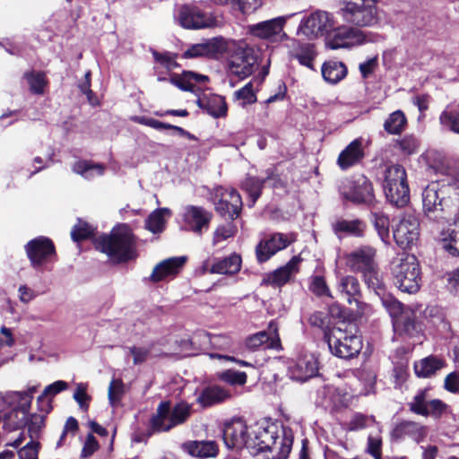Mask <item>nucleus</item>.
Instances as JSON below:
<instances>
[{"instance_id":"1","label":"nucleus","mask_w":459,"mask_h":459,"mask_svg":"<svg viewBox=\"0 0 459 459\" xmlns=\"http://www.w3.org/2000/svg\"><path fill=\"white\" fill-rule=\"evenodd\" d=\"M95 247L116 263L127 262L136 256L134 235L125 224L113 229L109 235L96 238Z\"/></svg>"},{"instance_id":"2","label":"nucleus","mask_w":459,"mask_h":459,"mask_svg":"<svg viewBox=\"0 0 459 459\" xmlns=\"http://www.w3.org/2000/svg\"><path fill=\"white\" fill-rule=\"evenodd\" d=\"M291 446L292 439L286 436L280 437L274 426L257 427L249 437L247 450L254 456L270 452L273 454V459H286Z\"/></svg>"},{"instance_id":"3","label":"nucleus","mask_w":459,"mask_h":459,"mask_svg":"<svg viewBox=\"0 0 459 459\" xmlns=\"http://www.w3.org/2000/svg\"><path fill=\"white\" fill-rule=\"evenodd\" d=\"M454 189L452 184L432 182L428 185L422 193L424 214L433 221L451 220Z\"/></svg>"},{"instance_id":"4","label":"nucleus","mask_w":459,"mask_h":459,"mask_svg":"<svg viewBox=\"0 0 459 459\" xmlns=\"http://www.w3.org/2000/svg\"><path fill=\"white\" fill-rule=\"evenodd\" d=\"M390 269L393 282L401 291L413 294L420 289L421 271L415 255H399L393 259Z\"/></svg>"},{"instance_id":"5","label":"nucleus","mask_w":459,"mask_h":459,"mask_svg":"<svg viewBox=\"0 0 459 459\" xmlns=\"http://www.w3.org/2000/svg\"><path fill=\"white\" fill-rule=\"evenodd\" d=\"M36 386L26 391L12 392L6 395V401L12 409L0 415V430L11 432L27 424V414L30 411Z\"/></svg>"},{"instance_id":"6","label":"nucleus","mask_w":459,"mask_h":459,"mask_svg":"<svg viewBox=\"0 0 459 459\" xmlns=\"http://www.w3.org/2000/svg\"><path fill=\"white\" fill-rule=\"evenodd\" d=\"M380 0H343L340 8L342 20L357 27H372L378 23Z\"/></svg>"},{"instance_id":"7","label":"nucleus","mask_w":459,"mask_h":459,"mask_svg":"<svg viewBox=\"0 0 459 459\" xmlns=\"http://www.w3.org/2000/svg\"><path fill=\"white\" fill-rule=\"evenodd\" d=\"M229 42L228 72L241 80L246 79L254 73L257 62L255 50L245 41L229 40Z\"/></svg>"},{"instance_id":"8","label":"nucleus","mask_w":459,"mask_h":459,"mask_svg":"<svg viewBox=\"0 0 459 459\" xmlns=\"http://www.w3.org/2000/svg\"><path fill=\"white\" fill-rule=\"evenodd\" d=\"M191 411V404L186 402L178 403L172 408L169 402H162L151 420V428L153 432L168 431L184 423L189 418Z\"/></svg>"},{"instance_id":"9","label":"nucleus","mask_w":459,"mask_h":459,"mask_svg":"<svg viewBox=\"0 0 459 459\" xmlns=\"http://www.w3.org/2000/svg\"><path fill=\"white\" fill-rule=\"evenodd\" d=\"M325 339L331 353L341 359H351L357 356L362 349V341L359 336L340 327L325 333Z\"/></svg>"},{"instance_id":"10","label":"nucleus","mask_w":459,"mask_h":459,"mask_svg":"<svg viewBox=\"0 0 459 459\" xmlns=\"http://www.w3.org/2000/svg\"><path fill=\"white\" fill-rule=\"evenodd\" d=\"M342 197L353 204H371L374 201V192L371 182L361 174L342 179L339 185Z\"/></svg>"},{"instance_id":"11","label":"nucleus","mask_w":459,"mask_h":459,"mask_svg":"<svg viewBox=\"0 0 459 459\" xmlns=\"http://www.w3.org/2000/svg\"><path fill=\"white\" fill-rule=\"evenodd\" d=\"M211 199L215 211L221 216L234 220L240 214L243 203L237 190L221 186H216L211 193Z\"/></svg>"},{"instance_id":"12","label":"nucleus","mask_w":459,"mask_h":459,"mask_svg":"<svg viewBox=\"0 0 459 459\" xmlns=\"http://www.w3.org/2000/svg\"><path fill=\"white\" fill-rule=\"evenodd\" d=\"M288 17L278 16L270 20L248 25L247 33L269 43H280L289 39L284 31Z\"/></svg>"},{"instance_id":"13","label":"nucleus","mask_w":459,"mask_h":459,"mask_svg":"<svg viewBox=\"0 0 459 459\" xmlns=\"http://www.w3.org/2000/svg\"><path fill=\"white\" fill-rule=\"evenodd\" d=\"M333 27L334 22L331 13L316 11L301 20L297 33L312 40L328 33Z\"/></svg>"},{"instance_id":"14","label":"nucleus","mask_w":459,"mask_h":459,"mask_svg":"<svg viewBox=\"0 0 459 459\" xmlns=\"http://www.w3.org/2000/svg\"><path fill=\"white\" fill-rule=\"evenodd\" d=\"M175 19L185 29L200 30L216 25V18L198 6L184 4L178 7Z\"/></svg>"},{"instance_id":"15","label":"nucleus","mask_w":459,"mask_h":459,"mask_svg":"<svg viewBox=\"0 0 459 459\" xmlns=\"http://www.w3.org/2000/svg\"><path fill=\"white\" fill-rule=\"evenodd\" d=\"M382 305L393 318L395 331L411 334L415 328L412 313L404 308L403 305L390 294H381Z\"/></svg>"},{"instance_id":"16","label":"nucleus","mask_w":459,"mask_h":459,"mask_svg":"<svg viewBox=\"0 0 459 459\" xmlns=\"http://www.w3.org/2000/svg\"><path fill=\"white\" fill-rule=\"evenodd\" d=\"M25 250L31 266L36 270H41L56 255L53 242L46 237H39L29 241Z\"/></svg>"},{"instance_id":"17","label":"nucleus","mask_w":459,"mask_h":459,"mask_svg":"<svg viewBox=\"0 0 459 459\" xmlns=\"http://www.w3.org/2000/svg\"><path fill=\"white\" fill-rule=\"evenodd\" d=\"M212 214L202 206L186 205L181 212L182 226L186 231L201 236L209 229Z\"/></svg>"},{"instance_id":"18","label":"nucleus","mask_w":459,"mask_h":459,"mask_svg":"<svg viewBox=\"0 0 459 459\" xmlns=\"http://www.w3.org/2000/svg\"><path fill=\"white\" fill-rule=\"evenodd\" d=\"M394 239L402 248H410L415 245L420 236V222L412 213H406L401 217L394 228Z\"/></svg>"},{"instance_id":"19","label":"nucleus","mask_w":459,"mask_h":459,"mask_svg":"<svg viewBox=\"0 0 459 459\" xmlns=\"http://www.w3.org/2000/svg\"><path fill=\"white\" fill-rule=\"evenodd\" d=\"M230 49V42L222 37H214L203 42L193 44L185 52L184 57L219 58Z\"/></svg>"},{"instance_id":"20","label":"nucleus","mask_w":459,"mask_h":459,"mask_svg":"<svg viewBox=\"0 0 459 459\" xmlns=\"http://www.w3.org/2000/svg\"><path fill=\"white\" fill-rule=\"evenodd\" d=\"M295 240L293 234L273 233L262 239L255 247V255L259 263L268 261L277 252L286 248Z\"/></svg>"},{"instance_id":"21","label":"nucleus","mask_w":459,"mask_h":459,"mask_svg":"<svg viewBox=\"0 0 459 459\" xmlns=\"http://www.w3.org/2000/svg\"><path fill=\"white\" fill-rule=\"evenodd\" d=\"M364 33L358 29L341 26L333 30L332 36L326 39V47L331 49L349 48L364 43Z\"/></svg>"},{"instance_id":"22","label":"nucleus","mask_w":459,"mask_h":459,"mask_svg":"<svg viewBox=\"0 0 459 459\" xmlns=\"http://www.w3.org/2000/svg\"><path fill=\"white\" fill-rule=\"evenodd\" d=\"M250 434L247 435V426L240 419L227 423L223 430V440L227 447L231 449H247Z\"/></svg>"},{"instance_id":"23","label":"nucleus","mask_w":459,"mask_h":459,"mask_svg":"<svg viewBox=\"0 0 459 459\" xmlns=\"http://www.w3.org/2000/svg\"><path fill=\"white\" fill-rule=\"evenodd\" d=\"M246 345L249 349H281V340L278 334V326L276 323L271 322L267 331L258 332L249 336L246 341Z\"/></svg>"},{"instance_id":"24","label":"nucleus","mask_w":459,"mask_h":459,"mask_svg":"<svg viewBox=\"0 0 459 459\" xmlns=\"http://www.w3.org/2000/svg\"><path fill=\"white\" fill-rule=\"evenodd\" d=\"M318 370V363L312 354H305L297 359V360L289 368V373L291 378L304 382L315 377Z\"/></svg>"},{"instance_id":"25","label":"nucleus","mask_w":459,"mask_h":459,"mask_svg":"<svg viewBox=\"0 0 459 459\" xmlns=\"http://www.w3.org/2000/svg\"><path fill=\"white\" fill-rule=\"evenodd\" d=\"M376 250L369 247H361L347 255L346 264L353 272L363 273L375 265Z\"/></svg>"},{"instance_id":"26","label":"nucleus","mask_w":459,"mask_h":459,"mask_svg":"<svg viewBox=\"0 0 459 459\" xmlns=\"http://www.w3.org/2000/svg\"><path fill=\"white\" fill-rule=\"evenodd\" d=\"M300 262L299 256H293L286 264L267 274L264 281L273 287L285 285L298 273Z\"/></svg>"},{"instance_id":"27","label":"nucleus","mask_w":459,"mask_h":459,"mask_svg":"<svg viewBox=\"0 0 459 459\" xmlns=\"http://www.w3.org/2000/svg\"><path fill=\"white\" fill-rule=\"evenodd\" d=\"M428 435V428L415 421H403L394 426L391 432L393 439L400 440L408 437L417 443L422 442Z\"/></svg>"},{"instance_id":"28","label":"nucleus","mask_w":459,"mask_h":459,"mask_svg":"<svg viewBox=\"0 0 459 459\" xmlns=\"http://www.w3.org/2000/svg\"><path fill=\"white\" fill-rule=\"evenodd\" d=\"M209 81L206 75L192 71H185L180 75H174L169 82L185 91H191L197 94L202 87Z\"/></svg>"},{"instance_id":"29","label":"nucleus","mask_w":459,"mask_h":459,"mask_svg":"<svg viewBox=\"0 0 459 459\" xmlns=\"http://www.w3.org/2000/svg\"><path fill=\"white\" fill-rule=\"evenodd\" d=\"M363 158L364 151L362 141L360 139H355L341 152L337 158V165L341 169L346 170L359 164Z\"/></svg>"},{"instance_id":"30","label":"nucleus","mask_w":459,"mask_h":459,"mask_svg":"<svg viewBox=\"0 0 459 459\" xmlns=\"http://www.w3.org/2000/svg\"><path fill=\"white\" fill-rule=\"evenodd\" d=\"M231 396L229 389L218 385L204 387L196 397V403L203 408L211 407L223 403Z\"/></svg>"},{"instance_id":"31","label":"nucleus","mask_w":459,"mask_h":459,"mask_svg":"<svg viewBox=\"0 0 459 459\" xmlns=\"http://www.w3.org/2000/svg\"><path fill=\"white\" fill-rule=\"evenodd\" d=\"M196 104L214 118L224 117L227 115L228 107L225 99L221 95L204 94L198 97Z\"/></svg>"},{"instance_id":"32","label":"nucleus","mask_w":459,"mask_h":459,"mask_svg":"<svg viewBox=\"0 0 459 459\" xmlns=\"http://www.w3.org/2000/svg\"><path fill=\"white\" fill-rule=\"evenodd\" d=\"M186 261V256L170 257L158 264L151 275L153 281H160L169 276H175Z\"/></svg>"},{"instance_id":"33","label":"nucleus","mask_w":459,"mask_h":459,"mask_svg":"<svg viewBox=\"0 0 459 459\" xmlns=\"http://www.w3.org/2000/svg\"><path fill=\"white\" fill-rule=\"evenodd\" d=\"M208 261L204 264V270L210 273L233 274L240 270L241 257L237 254H233L214 262L210 269H208Z\"/></svg>"},{"instance_id":"34","label":"nucleus","mask_w":459,"mask_h":459,"mask_svg":"<svg viewBox=\"0 0 459 459\" xmlns=\"http://www.w3.org/2000/svg\"><path fill=\"white\" fill-rule=\"evenodd\" d=\"M443 248L452 255L459 256V220L443 230L438 237Z\"/></svg>"},{"instance_id":"35","label":"nucleus","mask_w":459,"mask_h":459,"mask_svg":"<svg viewBox=\"0 0 459 459\" xmlns=\"http://www.w3.org/2000/svg\"><path fill=\"white\" fill-rule=\"evenodd\" d=\"M266 176L263 178L257 177L247 176L242 182L241 187L245 190L251 198V206L255 204L256 200L261 195V191L264 184L273 178L274 172L273 169H268L265 171Z\"/></svg>"},{"instance_id":"36","label":"nucleus","mask_w":459,"mask_h":459,"mask_svg":"<svg viewBox=\"0 0 459 459\" xmlns=\"http://www.w3.org/2000/svg\"><path fill=\"white\" fill-rule=\"evenodd\" d=\"M318 394L329 396V399H324L320 402V406L325 408L338 409L341 407H346L349 404V396L341 389L333 386H324L318 390Z\"/></svg>"},{"instance_id":"37","label":"nucleus","mask_w":459,"mask_h":459,"mask_svg":"<svg viewBox=\"0 0 459 459\" xmlns=\"http://www.w3.org/2000/svg\"><path fill=\"white\" fill-rule=\"evenodd\" d=\"M347 67L342 62L329 60L323 64L321 73L324 80L336 84L347 75Z\"/></svg>"},{"instance_id":"38","label":"nucleus","mask_w":459,"mask_h":459,"mask_svg":"<svg viewBox=\"0 0 459 459\" xmlns=\"http://www.w3.org/2000/svg\"><path fill=\"white\" fill-rule=\"evenodd\" d=\"M184 448L199 458L213 457L218 454V446L214 441H189L184 444Z\"/></svg>"},{"instance_id":"39","label":"nucleus","mask_w":459,"mask_h":459,"mask_svg":"<svg viewBox=\"0 0 459 459\" xmlns=\"http://www.w3.org/2000/svg\"><path fill=\"white\" fill-rule=\"evenodd\" d=\"M366 224L360 220H339L333 224V230L335 234H344L356 238L364 235Z\"/></svg>"},{"instance_id":"40","label":"nucleus","mask_w":459,"mask_h":459,"mask_svg":"<svg viewBox=\"0 0 459 459\" xmlns=\"http://www.w3.org/2000/svg\"><path fill=\"white\" fill-rule=\"evenodd\" d=\"M290 56L299 63V65L315 71L314 60L316 56L315 45L311 43L299 44L297 48L290 52Z\"/></svg>"},{"instance_id":"41","label":"nucleus","mask_w":459,"mask_h":459,"mask_svg":"<svg viewBox=\"0 0 459 459\" xmlns=\"http://www.w3.org/2000/svg\"><path fill=\"white\" fill-rule=\"evenodd\" d=\"M386 199L396 207H404L410 201V189L408 185L398 184L384 187Z\"/></svg>"},{"instance_id":"42","label":"nucleus","mask_w":459,"mask_h":459,"mask_svg":"<svg viewBox=\"0 0 459 459\" xmlns=\"http://www.w3.org/2000/svg\"><path fill=\"white\" fill-rule=\"evenodd\" d=\"M338 290L345 297L349 303L355 301L359 303L358 297L360 295L359 281L351 275L343 276L338 283Z\"/></svg>"},{"instance_id":"43","label":"nucleus","mask_w":459,"mask_h":459,"mask_svg":"<svg viewBox=\"0 0 459 459\" xmlns=\"http://www.w3.org/2000/svg\"><path fill=\"white\" fill-rule=\"evenodd\" d=\"M443 128L459 134V105H448L439 116Z\"/></svg>"},{"instance_id":"44","label":"nucleus","mask_w":459,"mask_h":459,"mask_svg":"<svg viewBox=\"0 0 459 459\" xmlns=\"http://www.w3.org/2000/svg\"><path fill=\"white\" fill-rule=\"evenodd\" d=\"M170 215L171 211L169 208H158L148 216L145 228L154 234L160 233L165 229V217H170Z\"/></svg>"},{"instance_id":"45","label":"nucleus","mask_w":459,"mask_h":459,"mask_svg":"<svg viewBox=\"0 0 459 459\" xmlns=\"http://www.w3.org/2000/svg\"><path fill=\"white\" fill-rule=\"evenodd\" d=\"M444 362L437 357H428L414 364V371L418 377H429L442 368Z\"/></svg>"},{"instance_id":"46","label":"nucleus","mask_w":459,"mask_h":459,"mask_svg":"<svg viewBox=\"0 0 459 459\" xmlns=\"http://www.w3.org/2000/svg\"><path fill=\"white\" fill-rule=\"evenodd\" d=\"M398 184H401V186L408 185L405 169L398 164L390 165L385 170L383 186L388 187Z\"/></svg>"},{"instance_id":"47","label":"nucleus","mask_w":459,"mask_h":459,"mask_svg":"<svg viewBox=\"0 0 459 459\" xmlns=\"http://www.w3.org/2000/svg\"><path fill=\"white\" fill-rule=\"evenodd\" d=\"M72 169L86 179H92L96 176L103 175L105 167L87 160H79L73 165Z\"/></svg>"},{"instance_id":"48","label":"nucleus","mask_w":459,"mask_h":459,"mask_svg":"<svg viewBox=\"0 0 459 459\" xmlns=\"http://www.w3.org/2000/svg\"><path fill=\"white\" fill-rule=\"evenodd\" d=\"M376 425L378 432H381L382 427L377 422L374 416L365 415L359 412L354 413L347 423V429L350 431H358L368 427Z\"/></svg>"},{"instance_id":"49","label":"nucleus","mask_w":459,"mask_h":459,"mask_svg":"<svg viewBox=\"0 0 459 459\" xmlns=\"http://www.w3.org/2000/svg\"><path fill=\"white\" fill-rule=\"evenodd\" d=\"M23 78L27 81L31 93L37 95H42L44 93L48 81L43 73L35 71L26 72L23 74Z\"/></svg>"},{"instance_id":"50","label":"nucleus","mask_w":459,"mask_h":459,"mask_svg":"<svg viewBox=\"0 0 459 459\" xmlns=\"http://www.w3.org/2000/svg\"><path fill=\"white\" fill-rule=\"evenodd\" d=\"M365 283L372 289L378 296L384 292L385 284L377 264L371 266L362 273Z\"/></svg>"},{"instance_id":"51","label":"nucleus","mask_w":459,"mask_h":459,"mask_svg":"<svg viewBox=\"0 0 459 459\" xmlns=\"http://www.w3.org/2000/svg\"><path fill=\"white\" fill-rule=\"evenodd\" d=\"M406 122L404 114L396 110L390 114L385 121L384 128L390 134H398L404 129Z\"/></svg>"},{"instance_id":"52","label":"nucleus","mask_w":459,"mask_h":459,"mask_svg":"<svg viewBox=\"0 0 459 459\" xmlns=\"http://www.w3.org/2000/svg\"><path fill=\"white\" fill-rule=\"evenodd\" d=\"M153 344L142 346V345H133L130 347H126V353L131 355L133 358L134 365H141L146 362L152 357V350Z\"/></svg>"},{"instance_id":"53","label":"nucleus","mask_w":459,"mask_h":459,"mask_svg":"<svg viewBox=\"0 0 459 459\" xmlns=\"http://www.w3.org/2000/svg\"><path fill=\"white\" fill-rule=\"evenodd\" d=\"M429 390L421 389L417 392L412 400L408 403L409 409L415 414L423 416L427 413V405L429 403Z\"/></svg>"},{"instance_id":"54","label":"nucleus","mask_w":459,"mask_h":459,"mask_svg":"<svg viewBox=\"0 0 459 459\" xmlns=\"http://www.w3.org/2000/svg\"><path fill=\"white\" fill-rule=\"evenodd\" d=\"M372 221L376 230L384 243L389 241V218L384 213L375 212L372 214Z\"/></svg>"},{"instance_id":"55","label":"nucleus","mask_w":459,"mask_h":459,"mask_svg":"<svg viewBox=\"0 0 459 459\" xmlns=\"http://www.w3.org/2000/svg\"><path fill=\"white\" fill-rule=\"evenodd\" d=\"M237 226L233 222L219 225L213 232L212 244L216 246L222 241L233 238L237 234Z\"/></svg>"},{"instance_id":"56","label":"nucleus","mask_w":459,"mask_h":459,"mask_svg":"<svg viewBox=\"0 0 459 459\" xmlns=\"http://www.w3.org/2000/svg\"><path fill=\"white\" fill-rule=\"evenodd\" d=\"M234 95L240 101L242 107L253 104L257 100L252 82H247L244 87L235 91Z\"/></svg>"},{"instance_id":"57","label":"nucleus","mask_w":459,"mask_h":459,"mask_svg":"<svg viewBox=\"0 0 459 459\" xmlns=\"http://www.w3.org/2000/svg\"><path fill=\"white\" fill-rule=\"evenodd\" d=\"M124 394V384L121 379H112L108 386V402L112 407H116Z\"/></svg>"},{"instance_id":"58","label":"nucleus","mask_w":459,"mask_h":459,"mask_svg":"<svg viewBox=\"0 0 459 459\" xmlns=\"http://www.w3.org/2000/svg\"><path fill=\"white\" fill-rule=\"evenodd\" d=\"M39 410L42 413L37 414H31L30 419L27 418V423L30 424V428L32 430H39L44 426L45 418L46 415L50 411L51 405L49 402H47L46 403H39Z\"/></svg>"},{"instance_id":"59","label":"nucleus","mask_w":459,"mask_h":459,"mask_svg":"<svg viewBox=\"0 0 459 459\" xmlns=\"http://www.w3.org/2000/svg\"><path fill=\"white\" fill-rule=\"evenodd\" d=\"M212 335L204 332L198 331L193 334L189 342L195 350L205 352L212 344Z\"/></svg>"},{"instance_id":"60","label":"nucleus","mask_w":459,"mask_h":459,"mask_svg":"<svg viewBox=\"0 0 459 459\" xmlns=\"http://www.w3.org/2000/svg\"><path fill=\"white\" fill-rule=\"evenodd\" d=\"M426 411L427 413L423 414L424 417L430 416L434 419H439L448 412L449 407L441 400L433 399L429 401Z\"/></svg>"},{"instance_id":"61","label":"nucleus","mask_w":459,"mask_h":459,"mask_svg":"<svg viewBox=\"0 0 459 459\" xmlns=\"http://www.w3.org/2000/svg\"><path fill=\"white\" fill-rule=\"evenodd\" d=\"M152 56L155 62L168 71H171L178 65L176 61L177 55L170 52L160 53L156 50H152Z\"/></svg>"},{"instance_id":"62","label":"nucleus","mask_w":459,"mask_h":459,"mask_svg":"<svg viewBox=\"0 0 459 459\" xmlns=\"http://www.w3.org/2000/svg\"><path fill=\"white\" fill-rule=\"evenodd\" d=\"M93 234V228L87 222L78 220V222L71 231L72 239L78 242L90 238Z\"/></svg>"},{"instance_id":"63","label":"nucleus","mask_w":459,"mask_h":459,"mask_svg":"<svg viewBox=\"0 0 459 459\" xmlns=\"http://www.w3.org/2000/svg\"><path fill=\"white\" fill-rule=\"evenodd\" d=\"M396 144L403 155L414 154L420 147L419 141L412 135H405Z\"/></svg>"},{"instance_id":"64","label":"nucleus","mask_w":459,"mask_h":459,"mask_svg":"<svg viewBox=\"0 0 459 459\" xmlns=\"http://www.w3.org/2000/svg\"><path fill=\"white\" fill-rule=\"evenodd\" d=\"M380 433L369 434L368 437L367 452L375 459H382V437Z\"/></svg>"}]
</instances>
